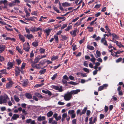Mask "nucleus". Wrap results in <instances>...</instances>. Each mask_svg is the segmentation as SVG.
Wrapping results in <instances>:
<instances>
[{
  "instance_id": "f257e3e1",
  "label": "nucleus",
  "mask_w": 124,
  "mask_h": 124,
  "mask_svg": "<svg viewBox=\"0 0 124 124\" xmlns=\"http://www.w3.org/2000/svg\"><path fill=\"white\" fill-rule=\"evenodd\" d=\"M8 99H9L8 97L6 94H5L4 96L1 95L0 97V104H2L3 103H6Z\"/></svg>"
},
{
  "instance_id": "f03ea898",
  "label": "nucleus",
  "mask_w": 124,
  "mask_h": 124,
  "mask_svg": "<svg viewBox=\"0 0 124 124\" xmlns=\"http://www.w3.org/2000/svg\"><path fill=\"white\" fill-rule=\"evenodd\" d=\"M62 97H64V100L66 101H69L72 98V95H71L70 92H68L65 94L64 96H63Z\"/></svg>"
},
{
  "instance_id": "7ed1b4c3",
  "label": "nucleus",
  "mask_w": 124,
  "mask_h": 124,
  "mask_svg": "<svg viewBox=\"0 0 124 124\" xmlns=\"http://www.w3.org/2000/svg\"><path fill=\"white\" fill-rule=\"evenodd\" d=\"M53 88L56 90L58 91L59 92H62L63 91L62 87V86H60L59 87L58 86L54 85L53 86Z\"/></svg>"
},
{
  "instance_id": "20e7f679",
  "label": "nucleus",
  "mask_w": 124,
  "mask_h": 124,
  "mask_svg": "<svg viewBox=\"0 0 124 124\" xmlns=\"http://www.w3.org/2000/svg\"><path fill=\"white\" fill-rule=\"evenodd\" d=\"M108 86V85L107 84H103L102 85L99 87L98 89V91H101L104 89L106 88Z\"/></svg>"
},
{
  "instance_id": "39448f33",
  "label": "nucleus",
  "mask_w": 124,
  "mask_h": 124,
  "mask_svg": "<svg viewBox=\"0 0 124 124\" xmlns=\"http://www.w3.org/2000/svg\"><path fill=\"white\" fill-rule=\"evenodd\" d=\"M78 29H76L73 31H70V33L71 35L73 36L74 37L77 35L76 33Z\"/></svg>"
},
{
  "instance_id": "423d86ee",
  "label": "nucleus",
  "mask_w": 124,
  "mask_h": 124,
  "mask_svg": "<svg viewBox=\"0 0 124 124\" xmlns=\"http://www.w3.org/2000/svg\"><path fill=\"white\" fill-rule=\"evenodd\" d=\"M80 90L79 89H77L76 90H73L71 91L70 92V93L71 95L72 94H77L78 93L80 92Z\"/></svg>"
},
{
  "instance_id": "0eeeda50",
  "label": "nucleus",
  "mask_w": 124,
  "mask_h": 124,
  "mask_svg": "<svg viewBox=\"0 0 124 124\" xmlns=\"http://www.w3.org/2000/svg\"><path fill=\"white\" fill-rule=\"evenodd\" d=\"M80 90L79 89H77L76 90H73L71 91L70 92V93L71 95L72 94H77L78 93L80 92Z\"/></svg>"
},
{
  "instance_id": "6e6552de",
  "label": "nucleus",
  "mask_w": 124,
  "mask_h": 124,
  "mask_svg": "<svg viewBox=\"0 0 124 124\" xmlns=\"http://www.w3.org/2000/svg\"><path fill=\"white\" fill-rule=\"evenodd\" d=\"M14 83L12 81H10L8 83H7L6 85V88H9L11 87Z\"/></svg>"
},
{
  "instance_id": "1a4fd4ad",
  "label": "nucleus",
  "mask_w": 124,
  "mask_h": 124,
  "mask_svg": "<svg viewBox=\"0 0 124 124\" xmlns=\"http://www.w3.org/2000/svg\"><path fill=\"white\" fill-rule=\"evenodd\" d=\"M30 49V46H27L26 44H23V49L26 52H29V51Z\"/></svg>"
},
{
  "instance_id": "9d476101",
  "label": "nucleus",
  "mask_w": 124,
  "mask_h": 124,
  "mask_svg": "<svg viewBox=\"0 0 124 124\" xmlns=\"http://www.w3.org/2000/svg\"><path fill=\"white\" fill-rule=\"evenodd\" d=\"M24 36L25 37L29 39H33L34 38L33 35L31 34L30 33H28L27 35L25 34Z\"/></svg>"
},
{
  "instance_id": "9b49d317",
  "label": "nucleus",
  "mask_w": 124,
  "mask_h": 124,
  "mask_svg": "<svg viewBox=\"0 0 124 124\" xmlns=\"http://www.w3.org/2000/svg\"><path fill=\"white\" fill-rule=\"evenodd\" d=\"M22 85L24 87H26L29 83V81L27 79H24L23 80Z\"/></svg>"
},
{
  "instance_id": "f8f14e48",
  "label": "nucleus",
  "mask_w": 124,
  "mask_h": 124,
  "mask_svg": "<svg viewBox=\"0 0 124 124\" xmlns=\"http://www.w3.org/2000/svg\"><path fill=\"white\" fill-rule=\"evenodd\" d=\"M121 89V87L120 86H119L117 89V91H118V95L120 96H122L123 95V92Z\"/></svg>"
},
{
  "instance_id": "ddd939ff",
  "label": "nucleus",
  "mask_w": 124,
  "mask_h": 124,
  "mask_svg": "<svg viewBox=\"0 0 124 124\" xmlns=\"http://www.w3.org/2000/svg\"><path fill=\"white\" fill-rule=\"evenodd\" d=\"M114 38L113 37L112 38V40H109L111 41H112V42H114L115 43H116V45H117L118 46L120 47L121 48V47H124V46L122 45H121V46H120L118 44V41H117L116 40H115L116 42H115V40H114Z\"/></svg>"
},
{
  "instance_id": "4468645a",
  "label": "nucleus",
  "mask_w": 124,
  "mask_h": 124,
  "mask_svg": "<svg viewBox=\"0 0 124 124\" xmlns=\"http://www.w3.org/2000/svg\"><path fill=\"white\" fill-rule=\"evenodd\" d=\"M15 63V62H14V61H13L12 62H9L8 63L7 66L8 67H10V69H11L12 68Z\"/></svg>"
},
{
  "instance_id": "2eb2a0df",
  "label": "nucleus",
  "mask_w": 124,
  "mask_h": 124,
  "mask_svg": "<svg viewBox=\"0 0 124 124\" xmlns=\"http://www.w3.org/2000/svg\"><path fill=\"white\" fill-rule=\"evenodd\" d=\"M105 36H104V38H102L101 40V42L103 43L104 45L107 46H108V44L107 43V42L106 40L105 39Z\"/></svg>"
},
{
  "instance_id": "dca6fc26",
  "label": "nucleus",
  "mask_w": 124,
  "mask_h": 124,
  "mask_svg": "<svg viewBox=\"0 0 124 124\" xmlns=\"http://www.w3.org/2000/svg\"><path fill=\"white\" fill-rule=\"evenodd\" d=\"M40 58L37 57H36L34 60V61H33L32 63L33 65H35L36 63H37L40 60Z\"/></svg>"
},
{
  "instance_id": "f3484780",
  "label": "nucleus",
  "mask_w": 124,
  "mask_h": 124,
  "mask_svg": "<svg viewBox=\"0 0 124 124\" xmlns=\"http://www.w3.org/2000/svg\"><path fill=\"white\" fill-rule=\"evenodd\" d=\"M46 119V117L45 116H39L37 118V120L39 121H41L42 120H45Z\"/></svg>"
},
{
  "instance_id": "a211bd4d",
  "label": "nucleus",
  "mask_w": 124,
  "mask_h": 124,
  "mask_svg": "<svg viewBox=\"0 0 124 124\" xmlns=\"http://www.w3.org/2000/svg\"><path fill=\"white\" fill-rule=\"evenodd\" d=\"M6 46L5 45H3L1 44L0 45V51L2 52L4 51L6 48Z\"/></svg>"
},
{
  "instance_id": "6ab92c4d",
  "label": "nucleus",
  "mask_w": 124,
  "mask_h": 124,
  "mask_svg": "<svg viewBox=\"0 0 124 124\" xmlns=\"http://www.w3.org/2000/svg\"><path fill=\"white\" fill-rule=\"evenodd\" d=\"M25 96L28 99H31L32 98V96L31 94L29 93H26L25 94Z\"/></svg>"
},
{
  "instance_id": "aec40b11",
  "label": "nucleus",
  "mask_w": 124,
  "mask_h": 124,
  "mask_svg": "<svg viewBox=\"0 0 124 124\" xmlns=\"http://www.w3.org/2000/svg\"><path fill=\"white\" fill-rule=\"evenodd\" d=\"M19 115L15 114H14L13 116L12 117L11 120H12V119L14 120H16L17 118H19Z\"/></svg>"
},
{
  "instance_id": "412c9836",
  "label": "nucleus",
  "mask_w": 124,
  "mask_h": 124,
  "mask_svg": "<svg viewBox=\"0 0 124 124\" xmlns=\"http://www.w3.org/2000/svg\"><path fill=\"white\" fill-rule=\"evenodd\" d=\"M19 39L21 40L23 42L25 41V38L23 35L19 34Z\"/></svg>"
},
{
  "instance_id": "4be33fe9",
  "label": "nucleus",
  "mask_w": 124,
  "mask_h": 124,
  "mask_svg": "<svg viewBox=\"0 0 124 124\" xmlns=\"http://www.w3.org/2000/svg\"><path fill=\"white\" fill-rule=\"evenodd\" d=\"M35 95L39 98H43L42 95L40 93H35Z\"/></svg>"
},
{
  "instance_id": "5701e85b",
  "label": "nucleus",
  "mask_w": 124,
  "mask_h": 124,
  "mask_svg": "<svg viewBox=\"0 0 124 124\" xmlns=\"http://www.w3.org/2000/svg\"><path fill=\"white\" fill-rule=\"evenodd\" d=\"M16 49L17 51H18L20 54H22L23 53V51L21 50V49L19 47L17 46L16 47Z\"/></svg>"
},
{
  "instance_id": "b1692460",
  "label": "nucleus",
  "mask_w": 124,
  "mask_h": 124,
  "mask_svg": "<svg viewBox=\"0 0 124 124\" xmlns=\"http://www.w3.org/2000/svg\"><path fill=\"white\" fill-rule=\"evenodd\" d=\"M53 114V112L52 111H50L48 112L47 114V116L48 117H51Z\"/></svg>"
},
{
  "instance_id": "393cba45",
  "label": "nucleus",
  "mask_w": 124,
  "mask_h": 124,
  "mask_svg": "<svg viewBox=\"0 0 124 124\" xmlns=\"http://www.w3.org/2000/svg\"><path fill=\"white\" fill-rule=\"evenodd\" d=\"M62 5L64 7L65 6L68 7L70 6V3H68L67 2H65L62 3Z\"/></svg>"
},
{
  "instance_id": "a878e982",
  "label": "nucleus",
  "mask_w": 124,
  "mask_h": 124,
  "mask_svg": "<svg viewBox=\"0 0 124 124\" xmlns=\"http://www.w3.org/2000/svg\"><path fill=\"white\" fill-rule=\"evenodd\" d=\"M29 21H34L35 19H36L37 18L35 16H33L29 17Z\"/></svg>"
},
{
  "instance_id": "bb28decb",
  "label": "nucleus",
  "mask_w": 124,
  "mask_h": 124,
  "mask_svg": "<svg viewBox=\"0 0 124 124\" xmlns=\"http://www.w3.org/2000/svg\"><path fill=\"white\" fill-rule=\"evenodd\" d=\"M87 29H88V30L89 32H92L93 31V28L92 27L88 26L87 27Z\"/></svg>"
},
{
  "instance_id": "cd10ccee",
  "label": "nucleus",
  "mask_w": 124,
  "mask_h": 124,
  "mask_svg": "<svg viewBox=\"0 0 124 124\" xmlns=\"http://www.w3.org/2000/svg\"><path fill=\"white\" fill-rule=\"evenodd\" d=\"M44 84L42 83L41 84H36L34 86V87L36 88H38L39 87H41V86L44 85Z\"/></svg>"
},
{
  "instance_id": "c85d7f7f",
  "label": "nucleus",
  "mask_w": 124,
  "mask_h": 124,
  "mask_svg": "<svg viewBox=\"0 0 124 124\" xmlns=\"http://www.w3.org/2000/svg\"><path fill=\"white\" fill-rule=\"evenodd\" d=\"M87 47L88 49L91 50H93L94 49V47L91 46L87 45Z\"/></svg>"
},
{
  "instance_id": "c756f323",
  "label": "nucleus",
  "mask_w": 124,
  "mask_h": 124,
  "mask_svg": "<svg viewBox=\"0 0 124 124\" xmlns=\"http://www.w3.org/2000/svg\"><path fill=\"white\" fill-rule=\"evenodd\" d=\"M14 100L17 102H19L20 100L19 98L16 95H15L14 96Z\"/></svg>"
},
{
  "instance_id": "7c9ffc66",
  "label": "nucleus",
  "mask_w": 124,
  "mask_h": 124,
  "mask_svg": "<svg viewBox=\"0 0 124 124\" xmlns=\"http://www.w3.org/2000/svg\"><path fill=\"white\" fill-rule=\"evenodd\" d=\"M46 69H44L42 70H41L39 71V73H40V75L43 74L46 72Z\"/></svg>"
},
{
  "instance_id": "2f4dec72",
  "label": "nucleus",
  "mask_w": 124,
  "mask_h": 124,
  "mask_svg": "<svg viewBox=\"0 0 124 124\" xmlns=\"http://www.w3.org/2000/svg\"><path fill=\"white\" fill-rule=\"evenodd\" d=\"M15 75L16 76H17L19 75L20 71L17 70L15 69Z\"/></svg>"
},
{
  "instance_id": "473e14b6",
  "label": "nucleus",
  "mask_w": 124,
  "mask_h": 124,
  "mask_svg": "<svg viewBox=\"0 0 124 124\" xmlns=\"http://www.w3.org/2000/svg\"><path fill=\"white\" fill-rule=\"evenodd\" d=\"M6 69H4L1 70L0 71V72H1L2 74H7V73L6 72Z\"/></svg>"
},
{
  "instance_id": "72a5a7b5",
  "label": "nucleus",
  "mask_w": 124,
  "mask_h": 124,
  "mask_svg": "<svg viewBox=\"0 0 124 124\" xmlns=\"http://www.w3.org/2000/svg\"><path fill=\"white\" fill-rule=\"evenodd\" d=\"M45 50L42 48H41L39 49V51L40 54L44 53L45 51Z\"/></svg>"
},
{
  "instance_id": "f704fd0d",
  "label": "nucleus",
  "mask_w": 124,
  "mask_h": 124,
  "mask_svg": "<svg viewBox=\"0 0 124 124\" xmlns=\"http://www.w3.org/2000/svg\"><path fill=\"white\" fill-rule=\"evenodd\" d=\"M32 45L34 47H36L38 46V43L37 42H33L32 43Z\"/></svg>"
},
{
  "instance_id": "c9c22d12",
  "label": "nucleus",
  "mask_w": 124,
  "mask_h": 124,
  "mask_svg": "<svg viewBox=\"0 0 124 124\" xmlns=\"http://www.w3.org/2000/svg\"><path fill=\"white\" fill-rule=\"evenodd\" d=\"M51 31V30L49 29L47 30H46V33L47 36H48L50 34V33Z\"/></svg>"
},
{
  "instance_id": "e433bc0d",
  "label": "nucleus",
  "mask_w": 124,
  "mask_h": 124,
  "mask_svg": "<svg viewBox=\"0 0 124 124\" xmlns=\"http://www.w3.org/2000/svg\"><path fill=\"white\" fill-rule=\"evenodd\" d=\"M87 109V107H85L84 109L82 110L81 112L83 114H85V113Z\"/></svg>"
},
{
  "instance_id": "4c0bfd02",
  "label": "nucleus",
  "mask_w": 124,
  "mask_h": 124,
  "mask_svg": "<svg viewBox=\"0 0 124 124\" xmlns=\"http://www.w3.org/2000/svg\"><path fill=\"white\" fill-rule=\"evenodd\" d=\"M68 83L70 85H77L78 84V83H77L75 82L72 81L68 82Z\"/></svg>"
},
{
  "instance_id": "58836bf2",
  "label": "nucleus",
  "mask_w": 124,
  "mask_h": 124,
  "mask_svg": "<svg viewBox=\"0 0 124 124\" xmlns=\"http://www.w3.org/2000/svg\"><path fill=\"white\" fill-rule=\"evenodd\" d=\"M112 35L113 37L116 39H117L119 38L118 36L115 33H113L112 34Z\"/></svg>"
},
{
  "instance_id": "ea45409f",
  "label": "nucleus",
  "mask_w": 124,
  "mask_h": 124,
  "mask_svg": "<svg viewBox=\"0 0 124 124\" xmlns=\"http://www.w3.org/2000/svg\"><path fill=\"white\" fill-rule=\"evenodd\" d=\"M61 37L62 40H64L66 39L67 38V37H66L65 35H61Z\"/></svg>"
},
{
  "instance_id": "a19ab883",
  "label": "nucleus",
  "mask_w": 124,
  "mask_h": 124,
  "mask_svg": "<svg viewBox=\"0 0 124 124\" xmlns=\"http://www.w3.org/2000/svg\"><path fill=\"white\" fill-rule=\"evenodd\" d=\"M5 60V59L4 57L0 55V61L1 62H3Z\"/></svg>"
},
{
  "instance_id": "79ce46f5",
  "label": "nucleus",
  "mask_w": 124,
  "mask_h": 124,
  "mask_svg": "<svg viewBox=\"0 0 124 124\" xmlns=\"http://www.w3.org/2000/svg\"><path fill=\"white\" fill-rule=\"evenodd\" d=\"M16 61L17 63V64L18 65H19L21 62V60L19 59H16Z\"/></svg>"
},
{
  "instance_id": "37998d69",
  "label": "nucleus",
  "mask_w": 124,
  "mask_h": 124,
  "mask_svg": "<svg viewBox=\"0 0 124 124\" xmlns=\"http://www.w3.org/2000/svg\"><path fill=\"white\" fill-rule=\"evenodd\" d=\"M54 38L56 42L58 43L59 41V40L58 36L56 35H54Z\"/></svg>"
},
{
  "instance_id": "c03bdc74",
  "label": "nucleus",
  "mask_w": 124,
  "mask_h": 124,
  "mask_svg": "<svg viewBox=\"0 0 124 124\" xmlns=\"http://www.w3.org/2000/svg\"><path fill=\"white\" fill-rule=\"evenodd\" d=\"M46 62V61L45 60H43L41 61H40L39 63L40 64L43 65L44 64L45 62Z\"/></svg>"
},
{
  "instance_id": "a18cd8bd",
  "label": "nucleus",
  "mask_w": 124,
  "mask_h": 124,
  "mask_svg": "<svg viewBox=\"0 0 124 124\" xmlns=\"http://www.w3.org/2000/svg\"><path fill=\"white\" fill-rule=\"evenodd\" d=\"M75 112V111L73 110H69L68 111V113L69 114H70L71 115L73 113H74Z\"/></svg>"
},
{
  "instance_id": "49530a36",
  "label": "nucleus",
  "mask_w": 124,
  "mask_h": 124,
  "mask_svg": "<svg viewBox=\"0 0 124 124\" xmlns=\"http://www.w3.org/2000/svg\"><path fill=\"white\" fill-rule=\"evenodd\" d=\"M72 49L73 51H75L77 49V45L73 44L72 45Z\"/></svg>"
},
{
  "instance_id": "de8ad7c7",
  "label": "nucleus",
  "mask_w": 124,
  "mask_h": 124,
  "mask_svg": "<svg viewBox=\"0 0 124 124\" xmlns=\"http://www.w3.org/2000/svg\"><path fill=\"white\" fill-rule=\"evenodd\" d=\"M122 60V58H119L116 60V63H118L121 62Z\"/></svg>"
},
{
  "instance_id": "09e8293b",
  "label": "nucleus",
  "mask_w": 124,
  "mask_h": 124,
  "mask_svg": "<svg viewBox=\"0 0 124 124\" xmlns=\"http://www.w3.org/2000/svg\"><path fill=\"white\" fill-rule=\"evenodd\" d=\"M96 53L98 57H99L100 56L101 54L100 51L98 50H97L96 51Z\"/></svg>"
},
{
  "instance_id": "8fccbe9b",
  "label": "nucleus",
  "mask_w": 124,
  "mask_h": 124,
  "mask_svg": "<svg viewBox=\"0 0 124 124\" xmlns=\"http://www.w3.org/2000/svg\"><path fill=\"white\" fill-rule=\"evenodd\" d=\"M57 73H56L55 74L53 75V77H52L51 78L52 80H53L55 79L56 78L57 75Z\"/></svg>"
},
{
  "instance_id": "3c124183",
  "label": "nucleus",
  "mask_w": 124,
  "mask_h": 124,
  "mask_svg": "<svg viewBox=\"0 0 124 124\" xmlns=\"http://www.w3.org/2000/svg\"><path fill=\"white\" fill-rule=\"evenodd\" d=\"M39 30L40 31H42V29L39 27L38 28L36 27V31H38Z\"/></svg>"
},
{
  "instance_id": "603ef678",
  "label": "nucleus",
  "mask_w": 124,
  "mask_h": 124,
  "mask_svg": "<svg viewBox=\"0 0 124 124\" xmlns=\"http://www.w3.org/2000/svg\"><path fill=\"white\" fill-rule=\"evenodd\" d=\"M22 112L23 114L24 115H26L28 114L27 112L24 109L22 110Z\"/></svg>"
},
{
  "instance_id": "864d4df0",
  "label": "nucleus",
  "mask_w": 124,
  "mask_h": 124,
  "mask_svg": "<svg viewBox=\"0 0 124 124\" xmlns=\"http://www.w3.org/2000/svg\"><path fill=\"white\" fill-rule=\"evenodd\" d=\"M67 114L66 113H64L62 114V117L64 119L67 117Z\"/></svg>"
},
{
  "instance_id": "5fc2aeb1",
  "label": "nucleus",
  "mask_w": 124,
  "mask_h": 124,
  "mask_svg": "<svg viewBox=\"0 0 124 124\" xmlns=\"http://www.w3.org/2000/svg\"><path fill=\"white\" fill-rule=\"evenodd\" d=\"M83 70L84 71L87 73H89V70L86 68H84Z\"/></svg>"
},
{
  "instance_id": "6e6d98bb",
  "label": "nucleus",
  "mask_w": 124,
  "mask_h": 124,
  "mask_svg": "<svg viewBox=\"0 0 124 124\" xmlns=\"http://www.w3.org/2000/svg\"><path fill=\"white\" fill-rule=\"evenodd\" d=\"M26 64L25 63H23L21 67V69H24L25 68V66Z\"/></svg>"
},
{
  "instance_id": "4d7b16f0",
  "label": "nucleus",
  "mask_w": 124,
  "mask_h": 124,
  "mask_svg": "<svg viewBox=\"0 0 124 124\" xmlns=\"http://www.w3.org/2000/svg\"><path fill=\"white\" fill-rule=\"evenodd\" d=\"M84 66L86 67H88V63L87 62V61H85L84 62Z\"/></svg>"
},
{
  "instance_id": "13d9d810",
  "label": "nucleus",
  "mask_w": 124,
  "mask_h": 124,
  "mask_svg": "<svg viewBox=\"0 0 124 124\" xmlns=\"http://www.w3.org/2000/svg\"><path fill=\"white\" fill-rule=\"evenodd\" d=\"M96 59L94 57H92L90 59L91 61L93 63L95 62Z\"/></svg>"
},
{
  "instance_id": "bf43d9fd",
  "label": "nucleus",
  "mask_w": 124,
  "mask_h": 124,
  "mask_svg": "<svg viewBox=\"0 0 124 124\" xmlns=\"http://www.w3.org/2000/svg\"><path fill=\"white\" fill-rule=\"evenodd\" d=\"M108 107L106 106H105L104 108V112L105 113H106L108 111Z\"/></svg>"
},
{
  "instance_id": "052dcab7",
  "label": "nucleus",
  "mask_w": 124,
  "mask_h": 124,
  "mask_svg": "<svg viewBox=\"0 0 124 124\" xmlns=\"http://www.w3.org/2000/svg\"><path fill=\"white\" fill-rule=\"evenodd\" d=\"M105 117L104 115L103 114H101L100 116V119L103 118Z\"/></svg>"
},
{
  "instance_id": "680f3d73",
  "label": "nucleus",
  "mask_w": 124,
  "mask_h": 124,
  "mask_svg": "<svg viewBox=\"0 0 124 124\" xmlns=\"http://www.w3.org/2000/svg\"><path fill=\"white\" fill-rule=\"evenodd\" d=\"M25 12L26 14V16L28 17L30 16V14L28 12L27 10L25 11Z\"/></svg>"
},
{
  "instance_id": "e2e57ef3",
  "label": "nucleus",
  "mask_w": 124,
  "mask_h": 124,
  "mask_svg": "<svg viewBox=\"0 0 124 124\" xmlns=\"http://www.w3.org/2000/svg\"><path fill=\"white\" fill-rule=\"evenodd\" d=\"M67 24H63L62 25V26L61 28V29H63L67 26Z\"/></svg>"
},
{
  "instance_id": "0e129e2a",
  "label": "nucleus",
  "mask_w": 124,
  "mask_h": 124,
  "mask_svg": "<svg viewBox=\"0 0 124 124\" xmlns=\"http://www.w3.org/2000/svg\"><path fill=\"white\" fill-rule=\"evenodd\" d=\"M54 9L56 11L57 13H60V12L59 10L57 9V8L56 7H54Z\"/></svg>"
},
{
  "instance_id": "69168bd1",
  "label": "nucleus",
  "mask_w": 124,
  "mask_h": 124,
  "mask_svg": "<svg viewBox=\"0 0 124 124\" xmlns=\"http://www.w3.org/2000/svg\"><path fill=\"white\" fill-rule=\"evenodd\" d=\"M31 119H29L26 120V123L29 124L31 123Z\"/></svg>"
},
{
  "instance_id": "338daca9",
  "label": "nucleus",
  "mask_w": 124,
  "mask_h": 124,
  "mask_svg": "<svg viewBox=\"0 0 124 124\" xmlns=\"http://www.w3.org/2000/svg\"><path fill=\"white\" fill-rule=\"evenodd\" d=\"M53 118L51 117L49 118L48 119V123H51L53 121Z\"/></svg>"
},
{
  "instance_id": "774afa93",
  "label": "nucleus",
  "mask_w": 124,
  "mask_h": 124,
  "mask_svg": "<svg viewBox=\"0 0 124 124\" xmlns=\"http://www.w3.org/2000/svg\"><path fill=\"white\" fill-rule=\"evenodd\" d=\"M31 15H34L35 16H37V12L35 11H32L31 13Z\"/></svg>"
}]
</instances>
